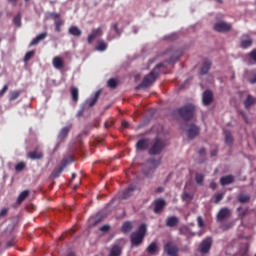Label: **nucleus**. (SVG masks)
I'll return each instance as SVG.
<instances>
[{
    "instance_id": "obj_46",
    "label": "nucleus",
    "mask_w": 256,
    "mask_h": 256,
    "mask_svg": "<svg viewBox=\"0 0 256 256\" xmlns=\"http://www.w3.org/2000/svg\"><path fill=\"white\" fill-rule=\"evenodd\" d=\"M220 201H223V194L221 193L215 195V200H214L215 205L219 204Z\"/></svg>"
},
{
    "instance_id": "obj_51",
    "label": "nucleus",
    "mask_w": 256,
    "mask_h": 256,
    "mask_svg": "<svg viewBox=\"0 0 256 256\" xmlns=\"http://www.w3.org/2000/svg\"><path fill=\"white\" fill-rule=\"evenodd\" d=\"M182 199H193V197L191 196V194L185 192V193L182 195Z\"/></svg>"
},
{
    "instance_id": "obj_11",
    "label": "nucleus",
    "mask_w": 256,
    "mask_h": 256,
    "mask_svg": "<svg viewBox=\"0 0 256 256\" xmlns=\"http://www.w3.org/2000/svg\"><path fill=\"white\" fill-rule=\"evenodd\" d=\"M253 45V39L248 34H243L240 38L241 49H249Z\"/></svg>"
},
{
    "instance_id": "obj_17",
    "label": "nucleus",
    "mask_w": 256,
    "mask_h": 256,
    "mask_svg": "<svg viewBox=\"0 0 256 256\" xmlns=\"http://www.w3.org/2000/svg\"><path fill=\"white\" fill-rule=\"evenodd\" d=\"M71 127H72V125L65 126L60 130V132L58 134V140L60 143H63V141H65V139H67V135H69V131H71Z\"/></svg>"
},
{
    "instance_id": "obj_35",
    "label": "nucleus",
    "mask_w": 256,
    "mask_h": 256,
    "mask_svg": "<svg viewBox=\"0 0 256 256\" xmlns=\"http://www.w3.org/2000/svg\"><path fill=\"white\" fill-rule=\"evenodd\" d=\"M28 197H29V190L22 191L18 196L17 203H23V201H25V199H27Z\"/></svg>"
},
{
    "instance_id": "obj_56",
    "label": "nucleus",
    "mask_w": 256,
    "mask_h": 256,
    "mask_svg": "<svg viewBox=\"0 0 256 256\" xmlns=\"http://www.w3.org/2000/svg\"><path fill=\"white\" fill-rule=\"evenodd\" d=\"M100 231H109V225H104L100 228Z\"/></svg>"
},
{
    "instance_id": "obj_37",
    "label": "nucleus",
    "mask_w": 256,
    "mask_h": 256,
    "mask_svg": "<svg viewBox=\"0 0 256 256\" xmlns=\"http://www.w3.org/2000/svg\"><path fill=\"white\" fill-rule=\"evenodd\" d=\"M251 201V196L245 194H239L238 202L239 203H249Z\"/></svg>"
},
{
    "instance_id": "obj_27",
    "label": "nucleus",
    "mask_w": 256,
    "mask_h": 256,
    "mask_svg": "<svg viewBox=\"0 0 256 256\" xmlns=\"http://www.w3.org/2000/svg\"><path fill=\"white\" fill-rule=\"evenodd\" d=\"M255 103H256V98L251 95H248L244 101V107L245 109H251V107H253Z\"/></svg>"
},
{
    "instance_id": "obj_42",
    "label": "nucleus",
    "mask_w": 256,
    "mask_h": 256,
    "mask_svg": "<svg viewBox=\"0 0 256 256\" xmlns=\"http://www.w3.org/2000/svg\"><path fill=\"white\" fill-rule=\"evenodd\" d=\"M108 87H110V89H116L117 88V80H115V78L108 80Z\"/></svg>"
},
{
    "instance_id": "obj_41",
    "label": "nucleus",
    "mask_w": 256,
    "mask_h": 256,
    "mask_svg": "<svg viewBox=\"0 0 256 256\" xmlns=\"http://www.w3.org/2000/svg\"><path fill=\"white\" fill-rule=\"evenodd\" d=\"M63 20H57L55 22V32L56 33H61V26L63 25Z\"/></svg>"
},
{
    "instance_id": "obj_8",
    "label": "nucleus",
    "mask_w": 256,
    "mask_h": 256,
    "mask_svg": "<svg viewBox=\"0 0 256 256\" xmlns=\"http://www.w3.org/2000/svg\"><path fill=\"white\" fill-rule=\"evenodd\" d=\"M146 165L149 168V170L148 171L143 170V171H144L145 177H149V174L153 173V171L155 169H157V167H159V165H161V159H158V160H156V159H149L147 161Z\"/></svg>"
},
{
    "instance_id": "obj_28",
    "label": "nucleus",
    "mask_w": 256,
    "mask_h": 256,
    "mask_svg": "<svg viewBox=\"0 0 256 256\" xmlns=\"http://www.w3.org/2000/svg\"><path fill=\"white\" fill-rule=\"evenodd\" d=\"M180 235H184L185 237H193L195 236V233L191 232V229L187 226H181L179 228Z\"/></svg>"
},
{
    "instance_id": "obj_31",
    "label": "nucleus",
    "mask_w": 256,
    "mask_h": 256,
    "mask_svg": "<svg viewBox=\"0 0 256 256\" xmlns=\"http://www.w3.org/2000/svg\"><path fill=\"white\" fill-rule=\"evenodd\" d=\"M224 137H225V143L226 145H228L229 147H231V145H233V135H231V131L229 130H224Z\"/></svg>"
},
{
    "instance_id": "obj_10",
    "label": "nucleus",
    "mask_w": 256,
    "mask_h": 256,
    "mask_svg": "<svg viewBox=\"0 0 256 256\" xmlns=\"http://www.w3.org/2000/svg\"><path fill=\"white\" fill-rule=\"evenodd\" d=\"M211 245H213V241L211 240V238L204 239L200 244V253H209V251H211Z\"/></svg>"
},
{
    "instance_id": "obj_30",
    "label": "nucleus",
    "mask_w": 256,
    "mask_h": 256,
    "mask_svg": "<svg viewBox=\"0 0 256 256\" xmlns=\"http://www.w3.org/2000/svg\"><path fill=\"white\" fill-rule=\"evenodd\" d=\"M167 227H177L179 225V218L177 216H171L166 220Z\"/></svg>"
},
{
    "instance_id": "obj_14",
    "label": "nucleus",
    "mask_w": 256,
    "mask_h": 256,
    "mask_svg": "<svg viewBox=\"0 0 256 256\" xmlns=\"http://www.w3.org/2000/svg\"><path fill=\"white\" fill-rule=\"evenodd\" d=\"M231 215V209L224 207L221 208L220 211L217 214V221H225V219H228V217Z\"/></svg>"
},
{
    "instance_id": "obj_49",
    "label": "nucleus",
    "mask_w": 256,
    "mask_h": 256,
    "mask_svg": "<svg viewBox=\"0 0 256 256\" xmlns=\"http://www.w3.org/2000/svg\"><path fill=\"white\" fill-rule=\"evenodd\" d=\"M112 29H114L115 33H116L118 36L121 35V31L119 30V24L114 23V24L112 25Z\"/></svg>"
},
{
    "instance_id": "obj_53",
    "label": "nucleus",
    "mask_w": 256,
    "mask_h": 256,
    "mask_svg": "<svg viewBox=\"0 0 256 256\" xmlns=\"http://www.w3.org/2000/svg\"><path fill=\"white\" fill-rule=\"evenodd\" d=\"M15 246V241H10L6 244V249H9V247H14Z\"/></svg>"
},
{
    "instance_id": "obj_36",
    "label": "nucleus",
    "mask_w": 256,
    "mask_h": 256,
    "mask_svg": "<svg viewBox=\"0 0 256 256\" xmlns=\"http://www.w3.org/2000/svg\"><path fill=\"white\" fill-rule=\"evenodd\" d=\"M71 97L73 101H79V89L77 87L71 88Z\"/></svg>"
},
{
    "instance_id": "obj_2",
    "label": "nucleus",
    "mask_w": 256,
    "mask_h": 256,
    "mask_svg": "<svg viewBox=\"0 0 256 256\" xmlns=\"http://www.w3.org/2000/svg\"><path fill=\"white\" fill-rule=\"evenodd\" d=\"M147 235V224H141L136 232H133L130 236L131 244L134 247H139Z\"/></svg>"
},
{
    "instance_id": "obj_40",
    "label": "nucleus",
    "mask_w": 256,
    "mask_h": 256,
    "mask_svg": "<svg viewBox=\"0 0 256 256\" xmlns=\"http://www.w3.org/2000/svg\"><path fill=\"white\" fill-rule=\"evenodd\" d=\"M195 181L198 185H203V182L205 181V175L203 174H196Z\"/></svg>"
},
{
    "instance_id": "obj_55",
    "label": "nucleus",
    "mask_w": 256,
    "mask_h": 256,
    "mask_svg": "<svg viewBox=\"0 0 256 256\" xmlns=\"http://www.w3.org/2000/svg\"><path fill=\"white\" fill-rule=\"evenodd\" d=\"M51 17H52V19H59V17H61V15L59 13H52Z\"/></svg>"
},
{
    "instance_id": "obj_16",
    "label": "nucleus",
    "mask_w": 256,
    "mask_h": 256,
    "mask_svg": "<svg viewBox=\"0 0 256 256\" xmlns=\"http://www.w3.org/2000/svg\"><path fill=\"white\" fill-rule=\"evenodd\" d=\"M103 35V30L101 28L93 29L92 33L88 36V45H91L97 37H101Z\"/></svg>"
},
{
    "instance_id": "obj_50",
    "label": "nucleus",
    "mask_w": 256,
    "mask_h": 256,
    "mask_svg": "<svg viewBox=\"0 0 256 256\" xmlns=\"http://www.w3.org/2000/svg\"><path fill=\"white\" fill-rule=\"evenodd\" d=\"M7 213H9V209L4 208L0 211V219L5 217V215H7Z\"/></svg>"
},
{
    "instance_id": "obj_20",
    "label": "nucleus",
    "mask_w": 256,
    "mask_h": 256,
    "mask_svg": "<svg viewBox=\"0 0 256 256\" xmlns=\"http://www.w3.org/2000/svg\"><path fill=\"white\" fill-rule=\"evenodd\" d=\"M183 55V50L178 49L175 50L172 54V56L169 58L168 63L169 65L176 63L178 59H181V56Z\"/></svg>"
},
{
    "instance_id": "obj_57",
    "label": "nucleus",
    "mask_w": 256,
    "mask_h": 256,
    "mask_svg": "<svg viewBox=\"0 0 256 256\" xmlns=\"http://www.w3.org/2000/svg\"><path fill=\"white\" fill-rule=\"evenodd\" d=\"M85 113V109L82 108L78 113H77V117H82V115Z\"/></svg>"
},
{
    "instance_id": "obj_12",
    "label": "nucleus",
    "mask_w": 256,
    "mask_h": 256,
    "mask_svg": "<svg viewBox=\"0 0 256 256\" xmlns=\"http://www.w3.org/2000/svg\"><path fill=\"white\" fill-rule=\"evenodd\" d=\"M69 165V160L68 159H63L62 162L60 163L59 167L55 168L52 172V176L57 178L61 177V173H63V169Z\"/></svg>"
},
{
    "instance_id": "obj_23",
    "label": "nucleus",
    "mask_w": 256,
    "mask_h": 256,
    "mask_svg": "<svg viewBox=\"0 0 256 256\" xmlns=\"http://www.w3.org/2000/svg\"><path fill=\"white\" fill-rule=\"evenodd\" d=\"M211 65L212 64L210 60H204L200 69V75H207V73H209L211 70Z\"/></svg>"
},
{
    "instance_id": "obj_34",
    "label": "nucleus",
    "mask_w": 256,
    "mask_h": 256,
    "mask_svg": "<svg viewBox=\"0 0 256 256\" xmlns=\"http://www.w3.org/2000/svg\"><path fill=\"white\" fill-rule=\"evenodd\" d=\"M21 93H23L21 90H14L9 93V101H15L16 99H19L21 97Z\"/></svg>"
},
{
    "instance_id": "obj_52",
    "label": "nucleus",
    "mask_w": 256,
    "mask_h": 256,
    "mask_svg": "<svg viewBox=\"0 0 256 256\" xmlns=\"http://www.w3.org/2000/svg\"><path fill=\"white\" fill-rule=\"evenodd\" d=\"M122 127H123V129H129V122H127V121H122Z\"/></svg>"
},
{
    "instance_id": "obj_1",
    "label": "nucleus",
    "mask_w": 256,
    "mask_h": 256,
    "mask_svg": "<svg viewBox=\"0 0 256 256\" xmlns=\"http://www.w3.org/2000/svg\"><path fill=\"white\" fill-rule=\"evenodd\" d=\"M161 67H163V63L156 65V67L144 77V79L142 80L141 84L137 87V89H146L147 87H151L155 83V81H157V78L161 73L159 71Z\"/></svg>"
},
{
    "instance_id": "obj_19",
    "label": "nucleus",
    "mask_w": 256,
    "mask_h": 256,
    "mask_svg": "<svg viewBox=\"0 0 256 256\" xmlns=\"http://www.w3.org/2000/svg\"><path fill=\"white\" fill-rule=\"evenodd\" d=\"M27 157L32 161L43 159V152L39 150L30 151L28 152Z\"/></svg>"
},
{
    "instance_id": "obj_25",
    "label": "nucleus",
    "mask_w": 256,
    "mask_h": 256,
    "mask_svg": "<svg viewBox=\"0 0 256 256\" xmlns=\"http://www.w3.org/2000/svg\"><path fill=\"white\" fill-rule=\"evenodd\" d=\"M122 253H123V249L121 248V246L115 244L111 247L110 253L108 254V256H121Z\"/></svg>"
},
{
    "instance_id": "obj_5",
    "label": "nucleus",
    "mask_w": 256,
    "mask_h": 256,
    "mask_svg": "<svg viewBox=\"0 0 256 256\" xmlns=\"http://www.w3.org/2000/svg\"><path fill=\"white\" fill-rule=\"evenodd\" d=\"M181 129H183V131H187V135H188V139H195V137H197V135H199V127L195 126L194 124L188 125L184 124L181 126Z\"/></svg>"
},
{
    "instance_id": "obj_64",
    "label": "nucleus",
    "mask_w": 256,
    "mask_h": 256,
    "mask_svg": "<svg viewBox=\"0 0 256 256\" xmlns=\"http://www.w3.org/2000/svg\"><path fill=\"white\" fill-rule=\"evenodd\" d=\"M67 256H75V254L73 252H70L67 254Z\"/></svg>"
},
{
    "instance_id": "obj_62",
    "label": "nucleus",
    "mask_w": 256,
    "mask_h": 256,
    "mask_svg": "<svg viewBox=\"0 0 256 256\" xmlns=\"http://www.w3.org/2000/svg\"><path fill=\"white\" fill-rule=\"evenodd\" d=\"M104 126H105L106 129H109V127H111V124H109V123L106 122V123L104 124Z\"/></svg>"
},
{
    "instance_id": "obj_63",
    "label": "nucleus",
    "mask_w": 256,
    "mask_h": 256,
    "mask_svg": "<svg viewBox=\"0 0 256 256\" xmlns=\"http://www.w3.org/2000/svg\"><path fill=\"white\" fill-rule=\"evenodd\" d=\"M249 251V246H246V250L244 252V256L247 255V252Z\"/></svg>"
},
{
    "instance_id": "obj_29",
    "label": "nucleus",
    "mask_w": 256,
    "mask_h": 256,
    "mask_svg": "<svg viewBox=\"0 0 256 256\" xmlns=\"http://www.w3.org/2000/svg\"><path fill=\"white\" fill-rule=\"evenodd\" d=\"M99 97H101V90H98L94 96L92 98H90L89 100H87V103L90 107H94L97 103V101H99Z\"/></svg>"
},
{
    "instance_id": "obj_43",
    "label": "nucleus",
    "mask_w": 256,
    "mask_h": 256,
    "mask_svg": "<svg viewBox=\"0 0 256 256\" xmlns=\"http://www.w3.org/2000/svg\"><path fill=\"white\" fill-rule=\"evenodd\" d=\"M25 167H27V164L25 162H19L18 164H16L15 170L18 172L23 171V169H25Z\"/></svg>"
},
{
    "instance_id": "obj_32",
    "label": "nucleus",
    "mask_w": 256,
    "mask_h": 256,
    "mask_svg": "<svg viewBox=\"0 0 256 256\" xmlns=\"http://www.w3.org/2000/svg\"><path fill=\"white\" fill-rule=\"evenodd\" d=\"M68 33L70 35H73V37H81V35L83 34L81 29H79V27H77V26L70 27L68 30Z\"/></svg>"
},
{
    "instance_id": "obj_9",
    "label": "nucleus",
    "mask_w": 256,
    "mask_h": 256,
    "mask_svg": "<svg viewBox=\"0 0 256 256\" xmlns=\"http://www.w3.org/2000/svg\"><path fill=\"white\" fill-rule=\"evenodd\" d=\"M167 205V202L163 198H158L154 200V213L156 215H159L161 211L165 209V206Z\"/></svg>"
},
{
    "instance_id": "obj_48",
    "label": "nucleus",
    "mask_w": 256,
    "mask_h": 256,
    "mask_svg": "<svg viewBox=\"0 0 256 256\" xmlns=\"http://www.w3.org/2000/svg\"><path fill=\"white\" fill-rule=\"evenodd\" d=\"M197 223H198V227H200L201 229L205 227V222L203 221V218H201V216L197 218Z\"/></svg>"
},
{
    "instance_id": "obj_60",
    "label": "nucleus",
    "mask_w": 256,
    "mask_h": 256,
    "mask_svg": "<svg viewBox=\"0 0 256 256\" xmlns=\"http://www.w3.org/2000/svg\"><path fill=\"white\" fill-rule=\"evenodd\" d=\"M163 191H164L163 187H158L156 189V193H163Z\"/></svg>"
},
{
    "instance_id": "obj_18",
    "label": "nucleus",
    "mask_w": 256,
    "mask_h": 256,
    "mask_svg": "<svg viewBox=\"0 0 256 256\" xmlns=\"http://www.w3.org/2000/svg\"><path fill=\"white\" fill-rule=\"evenodd\" d=\"M47 38V32H43L40 33L39 35H37L29 44V47H33L35 45H39V43H41V41H45V39Z\"/></svg>"
},
{
    "instance_id": "obj_3",
    "label": "nucleus",
    "mask_w": 256,
    "mask_h": 256,
    "mask_svg": "<svg viewBox=\"0 0 256 256\" xmlns=\"http://www.w3.org/2000/svg\"><path fill=\"white\" fill-rule=\"evenodd\" d=\"M167 147V141L164 139H161L159 137H156L154 141L152 142V145L148 151L149 155H161L163 153V150Z\"/></svg>"
},
{
    "instance_id": "obj_6",
    "label": "nucleus",
    "mask_w": 256,
    "mask_h": 256,
    "mask_svg": "<svg viewBox=\"0 0 256 256\" xmlns=\"http://www.w3.org/2000/svg\"><path fill=\"white\" fill-rule=\"evenodd\" d=\"M164 253L168 256H179V247L173 242H167L164 245Z\"/></svg>"
},
{
    "instance_id": "obj_7",
    "label": "nucleus",
    "mask_w": 256,
    "mask_h": 256,
    "mask_svg": "<svg viewBox=\"0 0 256 256\" xmlns=\"http://www.w3.org/2000/svg\"><path fill=\"white\" fill-rule=\"evenodd\" d=\"M232 28L233 26L230 23L223 21L217 22L213 26L214 31H217V33H227L231 31Z\"/></svg>"
},
{
    "instance_id": "obj_22",
    "label": "nucleus",
    "mask_w": 256,
    "mask_h": 256,
    "mask_svg": "<svg viewBox=\"0 0 256 256\" xmlns=\"http://www.w3.org/2000/svg\"><path fill=\"white\" fill-rule=\"evenodd\" d=\"M149 147V140L147 139H140L136 143L137 151H145Z\"/></svg>"
},
{
    "instance_id": "obj_4",
    "label": "nucleus",
    "mask_w": 256,
    "mask_h": 256,
    "mask_svg": "<svg viewBox=\"0 0 256 256\" xmlns=\"http://www.w3.org/2000/svg\"><path fill=\"white\" fill-rule=\"evenodd\" d=\"M178 115L184 120V121H191V119L195 115V105L193 104H186L180 108L177 109Z\"/></svg>"
},
{
    "instance_id": "obj_38",
    "label": "nucleus",
    "mask_w": 256,
    "mask_h": 256,
    "mask_svg": "<svg viewBox=\"0 0 256 256\" xmlns=\"http://www.w3.org/2000/svg\"><path fill=\"white\" fill-rule=\"evenodd\" d=\"M133 229V224L129 221L125 222L122 225V231L123 233H129V231H131Z\"/></svg>"
},
{
    "instance_id": "obj_61",
    "label": "nucleus",
    "mask_w": 256,
    "mask_h": 256,
    "mask_svg": "<svg viewBox=\"0 0 256 256\" xmlns=\"http://www.w3.org/2000/svg\"><path fill=\"white\" fill-rule=\"evenodd\" d=\"M217 155V150H212L211 151V157H215Z\"/></svg>"
},
{
    "instance_id": "obj_45",
    "label": "nucleus",
    "mask_w": 256,
    "mask_h": 256,
    "mask_svg": "<svg viewBox=\"0 0 256 256\" xmlns=\"http://www.w3.org/2000/svg\"><path fill=\"white\" fill-rule=\"evenodd\" d=\"M249 59H251V61H253V63H256V49L252 50L249 54H248Z\"/></svg>"
},
{
    "instance_id": "obj_13",
    "label": "nucleus",
    "mask_w": 256,
    "mask_h": 256,
    "mask_svg": "<svg viewBox=\"0 0 256 256\" xmlns=\"http://www.w3.org/2000/svg\"><path fill=\"white\" fill-rule=\"evenodd\" d=\"M202 103L206 107L213 103V92L211 90L204 91L202 96Z\"/></svg>"
},
{
    "instance_id": "obj_24",
    "label": "nucleus",
    "mask_w": 256,
    "mask_h": 256,
    "mask_svg": "<svg viewBox=\"0 0 256 256\" xmlns=\"http://www.w3.org/2000/svg\"><path fill=\"white\" fill-rule=\"evenodd\" d=\"M109 47V44H107V42H105V40L103 39H99L97 41V44L95 46V50L96 51H100V52H103V51H107V48Z\"/></svg>"
},
{
    "instance_id": "obj_47",
    "label": "nucleus",
    "mask_w": 256,
    "mask_h": 256,
    "mask_svg": "<svg viewBox=\"0 0 256 256\" xmlns=\"http://www.w3.org/2000/svg\"><path fill=\"white\" fill-rule=\"evenodd\" d=\"M7 91H9V85H4V87L0 90V97H3L5 95V93H7Z\"/></svg>"
},
{
    "instance_id": "obj_21",
    "label": "nucleus",
    "mask_w": 256,
    "mask_h": 256,
    "mask_svg": "<svg viewBox=\"0 0 256 256\" xmlns=\"http://www.w3.org/2000/svg\"><path fill=\"white\" fill-rule=\"evenodd\" d=\"M52 65L55 69H63V67H65V62L63 61V58L56 56L52 60Z\"/></svg>"
},
{
    "instance_id": "obj_54",
    "label": "nucleus",
    "mask_w": 256,
    "mask_h": 256,
    "mask_svg": "<svg viewBox=\"0 0 256 256\" xmlns=\"http://www.w3.org/2000/svg\"><path fill=\"white\" fill-rule=\"evenodd\" d=\"M210 189H212L213 191H215V189H217V183L211 182V183H210Z\"/></svg>"
},
{
    "instance_id": "obj_26",
    "label": "nucleus",
    "mask_w": 256,
    "mask_h": 256,
    "mask_svg": "<svg viewBox=\"0 0 256 256\" xmlns=\"http://www.w3.org/2000/svg\"><path fill=\"white\" fill-rule=\"evenodd\" d=\"M235 181V177L233 175H227L220 178V185L225 187V185H231Z\"/></svg>"
},
{
    "instance_id": "obj_33",
    "label": "nucleus",
    "mask_w": 256,
    "mask_h": 256,
    "mask_svg": "<svg viewBox=\"0 0 256 256\" xmlns=\"http://www.w3.org/2000/svg\"><path fill=\"white\" fill-rule=\"evenodd\" d=\"M159 246H157V242H152L147 248L146 251L150 255H155V252L158 251Z\"/></svg>"
},
{
    "instance_id": "obj_59",
    "label": "nucleus",
    "mask_w": 256,
    "mask_h": 256,
    "mask_svg": "<svg viewBox=\"0 0 256 256\" xmlns=\"http://www.w3.org/2000/svg\"><path fill=\"white\" fill-rule=\"evenodd\" d=\"M199 155H205V148H200Z\"/></svg>"
},
{
    "instance_id": "obj_15",
    "label": "nucleus",
    "mask_w": 256,
    "mask_h": 256,
    "mask_svg": "<svg viewBox=\"0 0 256 256\" xmlns=\"http://www.w3.org/2000/svg\"><path fill=\"white\" fill-rule=\"evenodd\" d=\"M137 190V186L131 184L126 190L120 193V199H129L133 195L134 191Z\"/></svg>"
},
{
    "instance_id": "obj_44",
    "label": "nucleus",
    "mask_w": 256,
    "mask_h": 256,
    "mask_svg": "<svg viewBox=\"0 0 256 256\" xmlns=\"http://www.w3.org/2000/svg\"><path fill=\"white\" fill-rule=\"evenodd\" d=\"M13 23L14 25H16V27H19L21 25V14L15 16V18L13 19Z\"/></svg>"
},
{
    "instance_id": "obj_39",
    "label": "nucleus",
    "mask_w": 256,
    "mask_h": 256,
    "mask_svg": "<svg viewBox=\"0 0 256 256\" xmlns=\"http://www.w3.org/2000/svg\"><path fill=\"white\" fill-rule=\"evenodd\" d=\"M35 56V50L28 51L24 56V63H29L31 59Z\"/></svg>"
},
{
    "instance_id": "obj_58",
    "label": "nucleus",
    "mask_w": 256,
    "mask_h": 256,
    "mask_svg": "<svg viewBox=\"0 0 256 256\" xmlns=\"http://www.w3.org/2000/svg\"><path fill=\"white\" fill-rule=\"evenodd\" d=\"M245 215H247V210H244L243 212H241L239 214V217H241V219H243V217H245Z\"/></svg>"
}]
</instances>
